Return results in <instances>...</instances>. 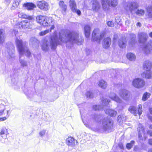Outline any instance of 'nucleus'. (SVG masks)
<instances>
[{
    "label": "nucleus",
    "instance_id": "nucleus-9",
    "mask_svg": "<svg viewBox=\"0 0 152 152\" xmlns=\"http://www.w3.org/2000/svg\"><path fill=\"white\" fill-rule=\"evenodd\" d=\"M128 110L130 113L134 114L135 116H136L137 114H138L140 116L142 113V105L141 104L138 105L137 111L136 107L133 106L130 107L128 109Z\"/></svg>",
    "mask_w": 152,
    "mask_h": 152
},
{
    "label": "nucleus",
    "instance_id": "nucleus-27",
    "mask_svg": "<svg viewBox=\"0 0 152 152\" xmlns=\"http://www.w3.org/2000/svg\"><path fill=\"white\" fill-rule=\"evenodd\" d=\"M23 6L28 10H32L34 8L36 7V5L34 4L31 3H25L23 4Z\"/></svg>",
    "mask_w": 152,
    "mask_h": 152
},
{
    "label": "nucleus",
    "instance_id": "nucleus-29",
    "mask_svg": "<svg viewBox=\"0 0 152 152\" xmlns=\"http://www.w3.org/2000/svg\"><path fill=\"white\" fill-rule=\"evenodd\" d=\"M151 67V64L150 62L148 61H145L143 64V67L145 70H150Z\"/></svg>",
    "mask_w": 152,
    "mask_h": 152
},
{
    "label": "nucleus",
    "instance_id": "nucleus-14",
    "mask_svg": "<svg viewBox=\"0 0 152 152\" xmlns=\"http://www.w3.org/2000/svg\"><path fill=\"white\" fill-rule=\"evenodd\" d=\"M139 42L140 43H144L147 40L148 36L147 34L145 32L139 33L138 35Z\"/></svg>",
    "mask_w": 152,
    "mask_h": 152
},
{
    "label": "nucleus",
    "instance_id": "nucleus-54",
    "mask_svg": "<svg viewBox=\"0 0 152 152\" xmlns=\"http://www.w3.org/2000/svg\"><path fill=\"white\" fill-rule=\"evenodd\" d=\"M149 35L150 37L152 38V32L150 33Z\"/></svg>",
    "mask_w": 152,
    "mask_h": 152
},
{
    "label": "nucleus",
    "instance_id": "nucleus-2",
    "mask_svg": "<svg viewBox=\"0 0 152 152\" xmlns=\"http://www.w3.org/2000/svg\"><path fill=\"white\" fill-rule=\"evenodd\" d=\"M12 34H14L16 37L15 42L18 50L19 54V62L20 66L22 67H26L28 66L27 62L24 59L22 58L24 54L27 57H29L31 56V53L27 47L26 42H23L20 39L17 37L18 36V31L16 30H14L12 32Z\"/></svg>",
    "mask_w": 152,
    "mask_h": 152
},
{
    "label": "nucleus",
    "instance_id": "nucleus-31",
    "mask_svg": "<svg viewBox=\"0 0 152 152\" xmlns=\"http://www.w3.org/2000/svg\"><path fill=\"white\" fill-rule=\"evenodd\" d=\"M147 10L148 18L152 20V6L148 7L147 8Z\"/></svg>",
    "mask_w": 152,
    "mask_h": 152
},
{
    "label": "nucleus",
    "instance_id": "nucleus-1",
    "mask_svg": "<svg viewBox=\"0 0 152 152\" xmlns=\"http://www.w3.org/2000/svg\"><path fill=\"white\" fill-rule=\"evenodd\" d=\"M78 34L77 33H72L69 31L62 30L59 34V37L57 35V32L55 31L53 35L50 37H47L43 41L42 45V49L46 51L49 48L50 43L51 48L55 50L58 45L61 44L62 43H65L67 48H71L74 43L78 45L82 44L83 39L82 38L78 39Z\"/></svg>",
    "mask_w": 152,
    "mask_h": 152
},
{
    "label": "nucleus",
    "instance_id": "nucleus-47",
    "mask_svg": "<svg viewBox=\"0 0 152 152\" xmlns=\"http://www.w3.org/2000/svg\"><path fill=\"white\" fill-rule=\"evenodd\" d=\"M8 133V132L7 129L5 128H3L1 129L0 134H4V133Z\"/></svg>",
    "mask_w": 152,
    "mask_h": 152
},
{
    "label": "nucleus",
    "instance_id": "nucleus-58",
    "mask_svg": "<svg viewBox=\"0 0 152 152\" xmlns=\"http://www.w3.org/2000/svg\"><path fill=\"white\" fill-rule=\"evenodd\" d=\"M0 121H2L1 118H0Z\"/></svg>",
    "mask_w": 152,
    "mask_h": 152
},
{
    "label": "nucleus",
    "instance_id": "nucleus-12",
    "mask_svg": "<svg viewBox=\"0 0 152 152\" xmlns=\"http://www.w3.org/2000/svg\"><path fill=\"white\" fill-rule=\"evenodd\" d=\"M5 109V107L3 104H0V116L5 115V113L6 114V116L1 118L2 121L6 120L10 116V114H9V111L6 110Z\"/></svg>",
    "mask_w": 152,
    "mask_h": 152
},
{
    "label": "nucleus",
    "instance_id": "nucleus-38",
    "mask_svg": "<svg viewBox=\"0 0 152 152\" xmlns=\"http://www.w3.org/2000/svg\"><path fill=\"white\" fill-rule=\"evenodd\" d=\"M4 33L3 32L2 29H0V43H3L5 39Z\"/></svg>",
    "mask_w": 152,
    "mask_h": 152
},
{
    "label": "nucleus",
    "instance_id": "nucleus-17",
    "mask_svg": "<svg viewBox=\"0 0 152 152\" xmlns=\"http://www.w3.org/2000/svg\"><path fill=\"white\" fill-rule=\"evenodd\" d=\"M15 47L13 44L10 43V44L7 48V52L10 57V58H14L15 56Z\"/></svg>",
    "mask_w": 152,
    "mask_h": 152
},
{
    "label": "nucleus",
    "instance_id": "nucleus-45",
    "mask_svg": "<svg viewBox=\"0 0 152 152\" xmlns=\"http://www.w3.org/2000/svg\"><path fill=\"white\" fill-rule=\"evenodd\" d=\"M46 130H43L40 131L39 133V136L42 137L45 134Z\"/></svg>",
    "mask_w": 152,
    "mask_h": 152
},
{
    "label": "nucleus",
    "instance_id": "nucleus-6",
    "mask_svg": "<svg viewBox=\"0 0 152 152\" xmlns=\"http://www.w3.org/2000/svg\"><path fill=\"white\" fill-rule=\"evenodd\" d=\"M137 130L138 131V135L139 139L140 140H143V137L144 140H145L147 137V134H149L150 136H152V131L148 130L147 132V133H145L144 131V127L142 125L139 124L138 125V127L137 128Z\"/></svg>",
    "mask_w": 152,
    "mask_h": 152
},
{
    "label": "nucleus",
    "instance_id": "nucleus-49",
    "mask_svg": "<svg viewBox=\"0 0 152 152\" xmlns=\"http://www.w3.org/2000/svg\"><path fill=\"white\" fill-rule=\"evenodd\" d=\"M149 111L151 114H152V108H150L149 109ZM148 118L150 119L151 121L152 122V116H150L148 117Z\"/></svg>",
    "mask_w": 152,
    "mask_h": 152
},
{
    "label": "nucleus",
    "instance_id": "nucleus-23",
    "mask_svg": "<svg viewBox=\"0 0 152 152\" xmlns=\"http://www.w3.org/2000/svg\"><path fill=\"white\" fill-rule=\"evenodd\" d=\"M109 97L113 100L116 102L117 103H121L122 100L115 93H112L109 96Z\"/></svg>",
    "mask_w": 152,
    "mask_h": 152
},
{
    "label": "nucleus",
    "instance_id": "nucleus-8",
    "mask_svg": "<svg viewBox=\"0 0 152 152\" xmlns=\"http://www.w3.org/2000/svg\"><path fill=\"white\" fill-rule=\"evenodd\" d=\"M33 21L26 20L19 22L15 25V27L20 29H28L31 28V23Z\"/></svg>",
    "mask_w": 152,
    "mask_h": 152
},
{
    "label": "nucleus",
    "instance_id": "nucleus-57",
    "mask_svg": "<svg viewBox=\"0 0 152 152\" xmlns=\"http://www.w3.org/2000/svg\"><path fill=\"white\" fill-rule=\"evenodd\" d=\"M116 39L115 38V37H114V38H113L114 41H115V39Z\"/></svg>",
    "mask_w": 152,
    "mask_h": 152
},
{
    "label": "nucleus",
    "instance_id": "nucleus-43",
    "mask_svg": "<svg viewBox=\"0 0 152 152\" xmlns=\"http://www.w3.org/2000/svg\"><path fill=\"white\" fill-rule=\"evenodd\" d=\"M86 95L87 98H91L93 97V94L91 91H87L86 94Z\"/></svg>",
    "mask_w": 152,
    "mask_h": 152
},
{
    "label": "nucleus",
    "instance_id": "nucleus-46",
    "mask_svg": "<svg viewBox=\"0 0 152 152\" xmlns=\"http://www.w3.org/2000/svg\"><path fill=\"white\" fill-rule=\"evenodd\" d=\"M49 29L46 30L44 31H41L40 33L39 34L41 36H44L47 34V33H49Z\"/></svg>",
    "mask_w": 152,
    "mask_h": 152
},
{
    "label": "nucleus",
    "instance_id": "nucleus-11",
    "mask_svg": "<svg viewBox=\"0 0 152 152\" xmlns=\"http://www.w3.org/2000/svg\"><path fill=\"white\" fill-rule=\"evenodd\" d=\"M133 85L135 88H140L143 87L145 84L144 81L139 78L134 79L132 82Z\"/></svg>",
    "mask_w": 152,
    "mask_h": 152
},
{
    "label": "nucleus",
    "instance_id": "nucleus-20",
    "mask_svg": "<svg viewBox=\"0 0 152 152\" xmlns=\"http://www.w3.org/2000/svg\"><path fill=\"white\" fill-rule=\"evenodd\" d=\"M18 16L20 18L26 19L31 21H34L35 20L33 16L29 15L22 12L19 13Z\"/></svg>",
    "mask_w": 152,
    "mask_h": 152
},
{
    "label": "nucleus",
    "instance_id": "nucleus-16",
    "mask_svg": "<svg viewBox=\"0 0 152 152\" xmlns=\"http://www.w3.org/2000/svg\"><path fill=\"white\" fill-rule=\"evenodd\" d=\"M37 5L39 8L45 11L48 10L49 8L48 4L43 0L37 2Z\"/></svg>",
    "mask_w": 152,
    "mask_h": 152
},
{
    "label": "nucleus",
    "instance_id": "nucleus-26",
    "mask_svg": "<svg viewBox=\"0 0 152 152\" xmlns=\"http://www.w3.org/2000/svg\"><path fill=\"white\" fill-rule=\"evenodd\" d=\"M67 144L69 146L73 147L75 145V140L72 137H69L66 140Z\"/></svg>",
    "mask_w": 152,
    "mask_h": 152
},
{
    "label": "nucleus",
    "instance_id": "nucleus-10",
    "mask_svg": "<svg viewBox=\"0 0 152 152\" xmlns=\"http://www.w3.org/2000/svg\"><path fill=\"white\" fill-rule=\"evenodd\" d=\"M99 30L97 29H95L93 32L92 40L96 41L98 43L100 42V40L104 36V35L102 34H99L98 32Z\"/></svg>",
    "mask_w": 152,
    "mask_h": 152
},
{
    "label": "nucleus",
    "instance_id": "nucleus-42",
    "mask_svg": "<svg viewBox=\"0 0 152 152\" xmlns=\"http://www.w3.org/2000/svg\"><path fill=\"white\" fill-rule=\"evenodd\" d=\"M134 143V141H132L130 143H127L126 145V147L128 149H130L133 145Z\"/></svg>",
    "mask_w": 152,
    "mask_h": 152
},
{
    "label": "nucleus",
    "instance_id": "nucleus-51",
    "mask_svg": "<svg viewBox=\"0 0 152 152\" xmlns=\"http://www.w3.org/2000/svg\"><path fill=\"white\" fill-rule=\"evenodd\" d=\"M25 93L28 96L29 94H31V92H29V91L28 92V93L25 90L24 91Z\"/></svg>",
    "mask_w": 152,
    "mask_h": 152
},
{
    "label": "nucleus",
    "instance_id": "nucleus-48",
    "mask_svg": "<svg viewBox=\"0 0 152 152\" xmlns=\"http://www.w3.org/2000/svg\"><path fill=\"white\" fill-rule=\"evenodd\" d=\"M107 24L109 26L112 27L114 26V23L112 21H109L107 22Z\"/></svg>",
    "mask_w": 152,
    "mask_h": 152
},
{
    "label": "nucleus",
    "instance_id": "nucleus-3",
    "mask_svg": "<svg viewBox=\"0 0 152 152\" xmlns=\"http://www.w3.org/2000/svg\"><path fill=\"white\" fill-rule=\"evenodd\" d=\"M36 21L40 25L44 26H51L50 28V31L54 29V25L56 23L52 18L46 17L44 16L39 15L36 17Z\"/></svg>",
    "mask_w": 152,
    "mask_h": 152
},
{
    "label": "nucleus",
    "instance_id": "nucleus-52",
    "mask_svg": "<svg viewBox=\"0 0 152 152\" xmlns=\"http://www.w3.org/2000/svg\"><path fill=\"white\" fill-rule=\"evenodd\" d=\"M148 142L150 145H152V139H149Z\"/></svg>",
    "mask_w": 152,
    "mask_h": 152
},
{
    "label": "nucleus",
    "instance_id": "nucleus-44",
    "mask_svg": "<svg viewBox=\"0 0 152 152\" xmlns=\"http://www.w3.org/2000/svg\"><path fill=\"white\" fill-rule=\"evenodd\" d=\"M102 117V116L100 115H95L94 116V119L97 122L99 121L100 119Z\"/></svg>",
    "mask_w": 152,
    "mask_h": 152
},
{
    "label": "nucleus",
    "instance_id": "nucleus-4",
    "mask_svg": "<svg viewBox=\"0 0 152 152\" xmlns=\"http://www.w3.org/2000/svg\"><path fill=\"white\" fill-rule=\"evenodd\" d=\"M138 7V4L137 2H134L127 3L124 6V8L127 11H129L132 14L136 13L139 16H143L145 12L143 10L138 9L136 11Z\"/></svg>",
    "mask_w": 152,
    "mask_h": 152
},
{
    "label": "nucleus",
    "instance_id": "nucleus-30",
    "mask_svg": "<svg viewBox=\"0 0 152 152\" xmlns=\"http://www.w3.org/2000/svg\"><path fill=\"white\" fill-rule=\"evenodd\" d=\"M105 112L106 114L112 117L115 116L117 113V111L114 110L110 109H107L105 110Z\"/></svg>",
    "mask_w": 152,
    "mask_h": 152
},
{
    "label": "nucleus",
    "instance_id": "nucleus-53",
    "mask_svg": "<svg viewBox=\"0 0 152 152\" xmlns=\"http://www.w3.org/2000/svg\"><path fill=\"white\" fill-rule=\"evenodd\" d=\"M137 26L140 27L141 26V24L140 22H138L137 24Z\"/></svg>",
    "mask_w": 152,
    "mask_h": 152
},
{
    "label": "nucleus",
    "instance_id": "nucleus-34",
    "mask_svg": "<svg viewBox=\"0 0 152 152\" xmlns=\"http://www.w3.org/2000/svg\"><path fill=\"white\" fill-rule=\"evenodd\" d=\"M99 86L103 89H105L107 87V84L104 80H101L99 81Z\"/></svg>",
    "mask_w": 152,
    "mask_h": 152
},
{
    "label": "nucleus",
    "instance_id": "nucleus-50",
    "mask_svg": "<svg viewBox=\"0 0 152 152\" xmlns=\"http://www.w3.org/2000/svg\"><path fill=\"white\" fill-rule=\"evenodd\" d=\"M6 4H9L11 0H4Z\"/></svg>",
    "mask_w": 152,
    "mask_h": 152
},
{
    "label": "nucleus",
    "instance_id": "nucleus-35",
    "mask_svg": "<svg viewBox=\"0 0 152 152\" xmlns=\"http://www.w3.org/2000/svg\"><path fill=\"white\" fill-rule=\"evenodd\" d=\"M59 4L62 11L64 12H66L67 9V6L64 4V2L63 1H60L59 3Z\"/></svg>",
    "mask_w": 152,
    "mask_h": 152
},
{
    "label": "nucleus",
    "instance_id": "nucleus-19",
    "mask_svg": "<svg viewBox=\"0 0 152 152\" xmlns=\"http://www.w3.org/2000/svg\"><path fill=\"white\" fill-rule=\"evenodd\" d=\"M143 50L145 53L146 54L150 53H152V41H150L145 46Z\"/></svg>",
    "mask_w": 152,
    "mask_h": 152
},
{
    "label": "nucleus",
    "instance_id": "nucleus-18",
    "mask_svg": "<svg viewBox=\"0 0 152 152\" xmlns=\"http://www.w3.org/2000/svg\"><path fill=\"white\" fill-rule=\"evenodd\" d=\"M119 94L120 96L125 100L128 99L129 97V91L124 89L120 90Z\"/></svg>",
    "mask_w": 152,
    "mask_h": 152
},
{
    "label": "nucleus",
    "instance_id": "nucleus-7",
    "mask_svg": "<svg viewBox=\"0 0 152 152\" xmlns=\"http://www.w3.org/2000/svg\"><path fill=\"white\" fill-rule=\"evenodd\" d=\"M102 4L104 11L109 10L110 6L115 7L118 4V0H102Z\"/></svg>",
    "mask_w": 152,
    "mask_h": 152
},
{
    "label": "nucleus",
    "instance_id": "nucleus-24",
    "mask_svg": "<svg viewBox=\"0 0 152 152\" xmlns=\"http://www.w3.org/2000/svg\"><path fill=\"white\" fill-rule=\"evenodd\" d=\"M142 77L147 79H150L152 77V72L150 70H147L141 74Z\"/></svg>",
    "mask_w": 152,
    "mask_h": 152
},
{
    "label": "nucleus",
    "instance_id": "nucleus-40",
    "mask_svg": "<svg viewBox=\"0 0 152 152\" xmlns=\"http://www.w3.org/2000/svg\"><path fill=\"white\" fill-rule=\"evenodd\" d=\"M150 94L148 93L147 92H145L143 95L142 98V100L143 101L146 100L147 99L150 97Z\"/></svg>",
    "mask_w": 152,
    "mask_h": 152
},
{
    "label": "nucleus",
    "instance_id": "nucleus-32",
    "mask_svg": "<svg viewBox=\"0 0 152 152\" xmlns=\"http://www.w3.org/2000/svg\"><path fill=\"white\" fill-rule=\"evenodd\" d=\"M130 35L132 37V38L129 42V45L131 46H133L135 42V38L136 36L134 34L132 33H131Z\"/></svg>",
    "mask_w": 152,
    "mask_h": 152
},
{
    "label": "nucleus",
    "instance_id": "nucleus-59",
    "mask_svg": "<svg viewBox=\"0 0 152 152\" xmlns=\"http://www.w3.org/2000/svg\"><path fill=\"white\" fill-rule=\"evenodd\" d=\"M116 22H117V23H118V21H117L116 20Z\"/></svg>",
    "mask_w": 152,
    "mask_h": 152
},
{
    "label": "nucleus",
    "instance_id": "nucleus-36",
    "mask_svg": "<svg viewBox=\"0 0 152 152\" xmlns=\"http://www.w3.org/2000/svg\"><path fill=\"white\" fill-rule=\"evenodd\" d=\"M118 121L120 124H121L124 120L125 119V117L124 114L120 115L118 116L117 118Z\"/></svg>",
    "mask_w": 152,
    "mask_h": 152
},
{
    "label": "nucleus",
    "instance_id": "nucleus-56",
    "mask_svg": "<svg viewBox=\"0 0 152 152\" xmlns=\"http://www.w3.org/2000/svg\"><path fill=\"white\" fill-rule=\"evenodd\" d=\"M148 152H152V149L149 150Z\"/></svg>",
    "mask_w": 152,
    "mask_h": 152
},
{
    "label": "nucleus",
    "instance_id": "nucleus-39",
    "mask_svg": "<svg viewBox=\"0 0 152 152\" xmlns=\"http://www.w3.org/2000/svg\"><path fill=\"white\" fill-rule=\"evenodd\" d=\"M21 0H14V1L12 4L11 7L12 10H14L19 5V2Z\"/></svg>",
    "mask_w": 152,
    "mask_h": 152
},
{
    "label": "nucleus",
    "instance_id": "nucleus-21",
    "mask_svg": "<svg viewBox=\"0 0 152 152\" xmlns=\"http://www.w3.org/2000/svg\"><path fill=\"white\" fill-rule=\"evenodd\" d=\"M92 9L93 10L98 12L100 8L99 3L96 0H94L92 2Z\"/></svg>",
    "mask_w": 152,
    "mask_h": 152
},
{
    "label": "nucleus",
    "instance_id": "nucleus-55",
    "mask_svg": "<svg viewBox=\"0 0 152 152\" xmlns=\"http://www.w3.org/2000/svg\"><path fill=\"white\" fill-rule=\"evenodd\" d=\"M149 128L150 129H152V125H151L149 126Z\"/></svg>",
    "mask_w": 152,
    "mask_h": 152
},
{
    "label": "nucleus",
    "instance_id": "nucleus-37",
    "mask_svg": "<svg viewBox=\"0 0 152 152\" xmlns=\"http://www.w3.org/2000/svg\"><path fill=\"white\" fill-rule=\"evenodd\" d=\"M127 57L128 59L131 61H134L136 58L134 54L132 53H128L127 55Z\"/></svg>",
    "mask_w": 152,
    "mask_h": 152
},
{
    "label": "nucleus",
    "instance_id": "nucleus-25",
    "mask_svg": "<svg viewBox=\"0 0 152 152\" xmlns=\"http://www.w3.org/2000/svg\"><path fill=\"white\" fill-rule=\"evenodd\" d=\"M111 42V40L110 38L107 37L105 38L103 43V47L105 48H108L110 46Z\"/></svg>",
    "mask_w": 152,
    "mask_h": 152
},
{
    "label": "nucleus",
    "instance_id": "nucleus-28",
    "mask_svg": "<svg viewBox=\"0 0 152 152\" xmlns=\"http://www.w3.org/2000/svg\"><path fill=\"white\" fill-rule=\"evenodd\" d=\"M84 29L86 37L87 38H89L91 31L90 26L88 25H86L84 27Z\"/></svg>",
    "mask_w": 152,
    "mask_h": 152
},
{
    "label": "nucleus",
    "instance_id": "nucleus-5",
    "mask_svg": "<svg viewBox=\"0 0 152 152\" xmlns=\"http://www.w3.org/2000/svg\"><path fill=\"white\" fill-rule=\"evenodd\" d=\"M113 127V120L110 119L104 118L102 120V125L97 128V131L101 133L110 132Z\"/></svg>",
    "mask_w": 152,
    "mask_h": 152
},
{
    "label": "nucleus",
    "instance_id": "nucleus-22",
    "mask_svg": "<svg viewBox=\"0 0 152 152\" xmlns=\"http://www.w3.org/2000/svg\"><path fill=\"white\" fill-rule=\"evenodd\" d=\"M127 40L125 37L121 38L119 39L118 42V44L119 46L122 48L126 47Z\"/></svg>",
    "mask_w": 152,
    "mask_h": 152
},
{
    "label": "nucleus",
    "instance_id": "nucleus-15",
    "mask_svg": "<svg viewBox=\"0 0 152 152\" xmlns=\"http://www.w3.org/2000/svg\"><path fill=\"white\" fill-rule=\"evenodd\" d=\"M69 6L73 12L76 13L78 15H81V12L80 10L77 9V6L75 0H70Z\"/></svg>",
    "mask_w": 152,
    "mask_h": 152
},
{
    "label": "nucleus",
    "instance_id": "nucleus-33",
    "mask_svg": "<svg viewBox=\"0 0 152 152\" xmlns=\"http://www.w3.org/2000/svg\"><path fill=\"white\" fill-rule=\"evenodd\" d=\"M1 135L0 140L2 142L4 143L7 140V135L8 134L7 133H4V134H0Z\"/></svg>",
    "mask_w": 152,
    "mask_h": 152
},
{
    "label": "nucleus",
    "instance_id": "nucleus-13",
    "mask_svg": "<svg viewBox=\"0 0 152 152\" xmlns=\"http://www.w3.org/2000/svg\"><path fill=\"white\" fill-rule=\"evenodd\" d=\"M102 105H94L93 106V108L95 110H99L103 108V106H107L108 103L110 102V100L107 99H104L103 98L102 99Z\"/></svg>",
    "mask_w": 152,
    "mask_h": 152
},
{
    "label": "nucleus",
    "instance_id": "nucleus-41",
    "mask_svg": "<svg viewBox=\"0 0 152 152\" xmlns=\"http://www.w3.org/2000/svg\"><path fill=\"white\" fill-rule=\"evenodd\" d=\"M30 43L32 45L36 44L38 43V41L35 38H31L30 40Z\"/></svg>",
    "mask_w": 152,
    "mask_h": 152
}]
</instances>
